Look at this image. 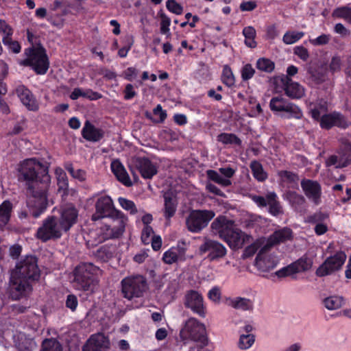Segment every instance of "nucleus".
<instances>
[{"instance_id": "f257e3e1", "label": "nucleus", "mask_w": 351, "mask_h": 351, "mask_svg": "<svg viewBox=\"0 0 351 351\" xmlns=\"http://www.w3.org/2000/svg\"><path fill=\"white\" fill-rule=\"evenodd\" d=\"M40 274L38 261L34 256H26L16 263L10 275L12 289L17 292L16 300L32 290L31 282L38 280Z\"/></svg>"}, {"instance_id": "de8ad7c7", "label": "nucleus", "mask_w": 351, "mask_h": 351, "mask_svg": "<svg viewBox=\"0 0 351 351\" xmlns=\"http://www.w3.org/2000/svg\"><path fill=\"white\" fill-rule=\"evenodd\" d=\"M256 67L260 71L271 73L275 68V64L269 59L262 58L257 60Z\"/></svg>"}, {"instance_id": "6ab92c4d", "label": "nucleus", "mask_w": 351, "mask_h": 351, "mask_svg": "<svg viewBox=\"0 0 351 351\" xmlns=\"http://www.w3.org/2000/svg\"><path fill=\"white\" fill-rule=\"evenodd\" d=\"M302 189L310 202L319 205L322 202V187L317 181L304 179L301 181Z\"/></svg>"}, {"instance_id": "79ce46f5", "label": "nucleus", "mask_w": 351, "mask_h": 351, "mask_svg": "<svg viewBox=\"0 0 351 351\" xmlns=\"http://www.w3.org/2000/svg\"><path fill=\"white\" fill-rule=\"evenodd\" d=\"M221 80L223 83L228 87H232L235 84L234 75L228 65L223 66Z\"/></svg>"}, {"instance_id": "b1692460", "label": "nucleus", "mask_w": 351, "mask_h": 351, "mask_svg": "<svg viewBox=\"0 0 351 351\" xmlns=\"http://www.w3.org/2000/svg\"><path fill=\"white\" fill-rule=\"evenodd\" d=\"M186 250L180 246L172 247L166 251L162 256V260L167 264L171 265L185 259Z\"/></svg>"}, {"instance_id": "680f3d73", "label": "nucleus", "mask_w": 351, "mask_h": 351, "mask_svg": "<svg viewBox=\"0 0 351 351\" xmlns=\"http://www.w3.org/2000/svg\"><path fill=\"white\" fill-rule=\"evenodd\" d=\"M154 231L151 226H145L142 230L141 240L145 244H147L150 242V240L154 237Z\"/></svg>"}, {"instance_id": "f03ea898", "label": "nucleus", "mask_w": 351, "mask_h": 351, "mask_svg": "<svg viewBox=\"0 0 351 351\" xmlns=\"http://www.w3.org/2000/svg\"><path fill=\"white\" fill-rule=\"evenodd\" d=\"M211 228L213 232L226 242L231 249L242 247L251 238L250 235L235 228L234 221L224 216L217 217L212 223Z\"/></svg>"}, {"instance_id": "052dcab7", "label": "nucleus", "mask_w": 351, "mask_h": 351, "mask_svg": "<svg viewBox=\"0 0 351 351\" xmlns=\"http://www.w3.org/2000/svg\"><path fill=\"white\" fill-rule=\"evenodd\" d=\"M66 169L75 179L84 181L86 179V172L82 169H74L72 165L69 164L66 166Z\"/></svg>"}, {"instance_id": "4c0bfd02", "label": "nucleus", "mask_w": 351, "mask_h": 351, "mask_svg": "<svg viewBox=\"0 0 351 351\" xmlns=\"http://www.w3.org/2000/svg\"><path fill=\"white\" fill-rule=\"evenodd\" d=\"M217 139L224 145H235L238 146L241 145V139L232 133H221L217 136Z\"/></svg>"}, {"instance_id": "473e14b6", "label": "nucleus", "mask_w": 351, "mask_h": 351, "mask_svg": "<svg viewBox=\"0 0 351 351\" xmlns=\"http://www.w3.org/2000/svg\"><path fill=\"white\" fill-rule=\"evenodd\" d=\"M322 303L325 308L329 311H335L342 307L345 304V299L341 295H330L324 298Z\"/></svg>"}, {"instance_id": "6e6d98bb", "label": "nucleus", "mask_w": 351, "mask_h": 351, "mask_svg": "<svg viewBox=\"0 0 351 351\" xmlns=\"http://www.w3.org/2000/svg\"><path fill=\"white\" fill-rule=\"evenodd\" d=\"M120 206L125 210L129 211L131 214L137 213V209L134 203L132 201L127 199L124 197H119L118 199Z\"/></svg>"}, {"instance_id": "39448f33", "label": "nucleus", "mask_w": 351, "mask_h": 351, "mask_svg": "<svg viewBox=\"0 0 351 351\" xmlns=\"http://www.w3.org/2000/svg\"><path fill=\"white\" fill-rule=\"evenodd\" d=\"M179 335L184 343L192 341L201 346L208 343L206 326L195 317H190L183 322Z\"/></svg>"}, {"instance_id": "393cba45", "label": "nucleus", "mask_w": 351, "mask_h": 351, "mask_svg": "<svg viewBox=\"0 0 351 351\" xmlns=\"http://www.w3.org/2000/svg\"><path fill=\"white\" fill-rule=\"evenodd\" d=\"M308 110L312 118L319 122L322 116L327 114L328 110V103L324 99H317L309 104Z\"/></svg>"}, {"instance_id": "7ed1b4c3", "label": "nucleus", "mask_w": 351, "mask_h": 351, "mask_svg": "<svg viewBox=\"0 0 351 351\" xmlns=\"http://www.w3.org/2000/svg\"><path fill=\"white\" fill-rule=\"evenodd\" d=\"M19 178L26 181L27 184L40 186L49 185L51 178L47 167L34 158L23 160L18 169Z\"/></svg>"}, {"instance_id": "423d86ee", "label": "nucleus", "mask_w": 351, "mask_h": 351, "mask_svg": "<svg viewBox=\"0 0 351 351\" xmlns=\"http://www.w3.org/2000/svg\"><path fill=\"white\" fill-rule=\"evenodd\" d=\"M27 58L20 64L29 66L39 75L45 74L49 69V62L45 49L41 46H32L25 50Z\"/></svg>"}, {"instance_id": "f704fd0d", "label": "nucleus", "mask_w": 351, "mask_h": 351, "mask_svg": "<svg viewBox=\"0 0 351 351\" xmlns=\"http://www.w3.org/2000/svg\"><path fill=\"white\" fill-rule=\"evenodd\" d=\"M335 19H341L351 25V7L348 5L336 8L332 12Z\"/></svg>"}, {"instance_id": "9d476101", "label": "nucleus", "mask_w": 351, "mask_h": 351, "mask_svg": "<svg viewBox=\"0 0 351 351\" xmlns=\"http://www.w3.org/2000/svg\"><path fill=\"white\" fill-rule=\"evenodd\" d=\"M66 230L60 223L58 219L54 216L46 218L42 226L38 229L36 237L43 241L50 239H56L61 237Z\"/></svg>"}, {"instance_id": "2eb2a0df", "label": "nucleus", "mask_w": 351, "mask_h": 351, "mask_svg": "<svg viewBox=\"0 0 351 351\" xmlns=\"http://www.w3.org/2000/svg\"><path fill=\"white\" fill-rule=\"evenodd\" d=\"M346 260V255L343 252H338L333 256L328 257L316 271L318 276H325L339 270Z\"/></svg>"}, {"instance_id": "0eeeda50", "label": "nucleus", "mask_w": 351, "mask_h": 351, "mask_svg": "<svg viewBox=\"0 0 351 351\" xmlns=\"http://www.w3.org/2000/svg\"><path fill=\"white\" fill-rule=\"evenodd\" d=\"M49 185L32 186L29 188L27 206L30 213L35 218L38 217L46 209L47 206V191Z\"/></svg>"}, {"instance_id": "774afa93", "label": "nucleus", "mask_w": 351, "mask_h": 351, "mask_svg": "<svg viewBox=\"0 0 351 351\" xmlns=\"http://www.w3.org/2000/svg\"><path fill=\"white\" fill-rule=\"evenodd\" d=\"M153 112L155 116L158 117L156 120V122L158 123L163 122L167 117L166 111L162 110V106L160 104L154 109Z\"/></svg>"}, {"instance_id": "c85d7f7f", "label": "nucleus", "mask_w": 351, "mask_h": 351, "mask_svg": "<svg viewBox=\"0 0 351 351\" xmlns=\"http://www.w3.org/2000/svg\"><path fill=\"white\" fill-rule=\"evenodd\" d=\"M285 91L286 95L292 99H300L304 95V88L298 82L292 81L288 78L285 84Z\"/></svg>"}, {"instance_id": "bf43d9fd", "label": "nucleus", "mask_w": 351, "mask_h": 351, "mask_svg": "<svg viewBox=\"0 0 351 351\" xmlns=\"http://www.w3.org/2000/svg\"><path fill=\"white\" fill-rule=\"evenodd\" d=\"M330 40L331 36L330 34H323L315 38L310 39L309 42L314 46H321L327 45Z\"/></svg>"}, {"instance_id": "20e7f679", "label": "nucleus", "mask_w": 351, "mask_h": 351, "mask_svg": "<svg viewBox=\"0 0 351 351\" xmlns=\"http://www.w3.org/2000/svg\"><path fill=\"white\" fill-rule=\"evenodd\" d=\"M100 272L99 267L92 263H81L74 270L72 281L75 289L93 292L98 285L97 276Z\"/></svg>"}, {"instance_id": "e433bc0d", "label": "nucleus", "mask_w": 351, "mask_h": 351, "mask_svg": "<svg viewBox=\"0 0 351 351\" xmlns=\"http://www.w3.org/2000/svg\"><path fill=\"white\" fill-rule=\"evenodd\" d=\"M256 30L252 26L245 27L243 29V35L245 37V44L250 48H255L256 47V42L255 41Z\"/></svg>"}, {"instance_id": "cd10ccee", "label": "nucleus", "mask_w": 351, "mask_h": 351, "mask_svg": "<svg viewBox=\"0 0 351 351\" xmlns=\"http://www.w3.org/2000/svg\"><path fill=\"white\" fill-rule=\"evenodd\" d=\"M82 134L85 139L93 142L99 141L104 136V132L101 129L95 128L88 121L85 123Z\"/></svg>"}, {"instance_id": "37998d69", "label": "nucleus", "mask_w": 351, "mask_h": 351, "mask_svg": "<svg viewBox=\"0 0 351 351\" xmlns=\"http://www.w3.org/2000/svg\"><path fill=\"white\" fill-rule=\"evenodd\" d=\"M304 36L303 32L288 31L283 37L282 41L286 45H292L298 42Z\"/></svg>"}, {"instance_id": "58836bf2", "label": "nucleus", "mask_w": 351, "mask_h": 351, "mask_svg": "<svg viewBox=\"0 0 351 351\" xmlns=\"http://www.w3.org/2000/svg\"><path fill=\"white\" fill-rule=\"evenodd\" d=\"M230 305L234 308L247 311L253 308V302L247 298H236L231 300Z\"/></svg>"}, {"instance_id": "ea45409f", "label": "nucleus", "mask_w": 351, "mask_h": 351, "mask_svg": "<svg viewBox=\"0 0 351 351\" xmlns=\"http://www.w3.org/2000/svg\"><path fill=\"white\" fill-rule=\"evenodd\" d=\"M284 198L289 202V203L295 207L302 206L305 203L304 197L296 192L287 191L284 195Z\"/></svg>"}, {"instance_id": "5fc2aeb1", "label": "nucleus", "mask_w": 351, "mask_h": 351, "mask_svg": "<svg viewBox=\"0 0 351 351\" xmlns=\"http://www.w3.org/2000/svg\"><path fill=\"white\" fill-rule=\"evenodd\" d=\"M2 41L14 53H19L21 51V47L20 44L17 41H13L11 37L3 36Z\"/></svg>"}, {"instance_id": "5701e85b", "label": "nucleus", "mask_w": 351, "mask_h": 351, "mask_svg": "<svg viewBox=\"0 0 351 351\" xmlns=\"http://www.w3.org/2000/svg\"><path fill=\"white\" fill-rule=\"evenodd\" d=\"M136 166L143 178H152L157 173V167L152 161L146 158H138Z\"/></svg>"}, {"instance_id": "f3484780", "label": "nucleus", "mask_w": 351, "mask_h": 351, "mask_svg": "<svg viewBox=\"0 0 351 351\" xmlns=\"http://www.w3.org/2000/svg\"><path fill=\"white\" fill-rule=\"evenodd\" d=\"M271 249L270 247H267L265 250L258 251L254 261V266L258 271L268 272L278 264L277 256L270 252Z\"/></svg>"}, {"instance_id": "4d7b16f0", "label": "nucleus", "mask_w": 351, "mask_h": 351, "mask_svg": "<svg viewBox=\"0 0 351 351\" xmlns=\"http://www.w3.org/2000/svg\"><path fill=\"white\" fill-rule=\"evenodd\" d=\"M255 73V69L253 68L252 64H245L241 71V78L243 81H247L252 78Z\"/></svg>"}, {"instance_id": "69168bd1", "label": "nucleus", "mask_w": 351, "mask_h": 351, "mask_svg": "<svg viewBox=\"0 0 351 351\" xmlns=\"http://www.w3.org/2000/svg\"><path fill=\"white\" fill-rule=\"evenodd\" d=\"M294 54L298 56L300 59L304 61L307 60L309 57L308 51L303 46H298L294 48Z\"/></svg>"}, {"instance_id": "4468645a", "label": "nucleus", "mask_w": 351, "mask_h": 351, "mask_svg": "<svg viewBox=\"0 0 351 351\" xmlns=\"http://www.w3.org/2000/svg\"><path fill=\"white\" fill-rule=\"evenodd\" d=\"M119 212L114 208L113 202L108 195H100L95 202V213L92 215L93 221L104 217H117V213Z\"/></svg>"}, {"instance_id": "e2e57ef3", "label": "nucleus", "mask_w": 351, "mask_h": 351, "mask_svg": "<svg viewBox=\"0 0 351 351\" xmlns=\"http://www.w3.org/2000/svg\"><path fill=\"white\" fill-rule=\"evenodd\" d=\"M78 305L77 298L75 295L70 294L67 295L66 300V306L72 311H75Z\"/></svg>"}, {"instance_id": "a19ab883", "label": "nucleus", "mask_w": 351, "mask_h": 351, "mask_svg": "<svg viewBox=\"0 0 351 351\" xmlns=\"http://www.w3.org/2000/svg\"><path fill=\"white\" fill-rule=\"evenodd\" d=\"M250 168L253 176L258 181H264L267 178V173L264 171L261 163L257 161H252L250 164Z\"/></svg>"}, {"instance_id": "a211bd4d", "label": "nucleus", "mask_w": 351, "mask_h": 351, "mask_svg": "<svg viewBox=\"0 0 351 351\" xmlns=\"http://www.w3.org/2000/svg\"><path fill=\"white\" fill-rule=\"evenodd\" d=\"M202 254L208 253L207 258L210 261L223 258L227 253L225 246L218 241L206 239L199 247Z\"/></svg>"}, {"instance_id": "c756f323", "label": "nucleus", "mask_w": 351, "mask_h": 351, "mask_svg": "<svg viewBox=\"0 0 351 351\" xmlns=\"http://www.w3.org/2000/svg\"><path fill=\"white\" fill-rule=\"evenodd\" d=\"M351 162V147H348L346 152L331 156L328 160V165H335L337 168L346 167Z\"/></svg>"}, {"instance_id": "ddd939ff", "label": "nucleus", "mask_w": 351, "mask_h": 351, "mask_svg": "<svg viewBox=\"0 0 351 351\" xmlns=\"http://www.w3.org/2000/svg\"><path fill=\"white\" fill-rule=\"evenodd\" d=\"M184 304L193 313L204 318L206 315V307L202 295L197 291L189 290L186 292L184 298Z\"/></svg>"}, {"instance_id": "6e6552de", "label": "nucleus", "mask_w": 351, "mask_h": 351, "mask_svg": "<svg viewBox=\"0 0 351 351\" xmlns=\"http://www.w3.org/2000/svg\"><path fill=\"white\" fill-rule=\"evenodd\" d=\"M128 218L121 213H117V217L112 218L110 226L104 225L101 226L98 232V241L102 242L107 239L119 238L125 231Z\"/></svg>"}, {"instance_id": "7c9ffc66", "label": "nucleus", "mask_w": 351, "mask_h": 351, "mask_svg": "<svg viewBox=\"0 0 351 351\" xmlns=\"http://www.w3.org/2000/svg\"><path fill=\"white\" fill-rule=\"evenodd\" d=\"M265 237H260L254 241L251 245H248L243 252V257L249 258L252 256L258 251L265 250L267 245L265 243Z\"/></svg>"}, {"instance_id": "72a5a7b5", "label": "nucleus", "mask_w": 351, "mask_h": 351, "mask_svg": "<svg viewBox=\"0 0 351 351\" xmlns=\"http://www.w3.org/2000/svg\"><path fill=\"white\" fill-rule=\"evenodd\" d=\"M12 204L9 200L3 201L0 205V226H5L10 221L12 211Z\"/></svg>"}, {"instance_id": "49530a36", "label": "nucleus", "mask_w": 351, "mask_h": 351, "mask_svg": "<svg viewBox=\"0 0 351 351\" xmlns=\"http://www.w3.org/2000/svg\"><path fill=\"white\" fill-rule=\"evenodd\" d=\"M57 178L59 190L66 191L69 186L68 178L66 173L61 168H57L55 171Z\"/></svg>"}, {"instance_id": "603ef678", "label": "nucleus", "mask_w": 351, "mask_h": 351, "mask_svg": "<svg viewBox=\"0 0 351 351\" xmlns=\"http://www.w3.org/2000/svg\"><path fill=\"white\" fill-rule=\"evenodd\" d=\"M161 19L160 21V32L166 34L167 36L171 35L169 26L171 25V19L163 12L159 14Z\"/></svg>"}, {"instance_id": "bb28decb", "label": "nucleus", "mask_w": 351, "mask_h": 351, "mask_svg": "<svg viewBox=\"0 0 351 351\" xmlns=\"http://www.w3.org/2000/svg\"><path fill=\"white\" fill-rule=\"evenodd\" d=\"M86 345L89 346L97 351H104L109 348L110 341L104 334L97 333L93 335Z\"/></svg>"}, {"instance_id": "dca6fc26", "label": "nucleus", "mask_w": 351, "mask_h": 351, "mask_svg": "<svg viewBox=\"0 0 351 351\" xmlns=\"http://www.w3.org/2000/svg\"><path fill=\"white\" fill-rule=\"evenodd\" d=\"M351 125V121L341 112L333 111L322 116L319 126L324 130H330L333 127L346 129Z\"/></svg>"}, {"instance_id": "4be33fe9", "label": "nucleus", "mask_w": 351, "mask_h": 351, "mask_svg": "<svg viewBox=\"0 0 351 351\" xmlns=\"http://www.w3.org/2000/svg\"><path fill=\"white\" fill-rule=\"evenodd\" d=\"M292 237V230L289 228H283L276 230L269 237H265V241L267 247L273 248L276 245L291 240Z\"/></svg>"}, {"instance_id": "864d4df0", "label": "nucleus", "mask_w": 351, "mask_h": 351, "mask_svg": "<svg viewBox=\"0 0 351 351\" xmlns=\"http://www.w3.org/2000/svg\"><path fill=\"white\" fill-rule=\"evenodd\" d=\"M294 263L298 269L299 273L308 270L313 264L312 260L306 256H302Z\"/></svg>"}, {"instance_id": "3c124183", "label": "nucleus", "mask_w": 351, "mask_h": 351, "mask_svg": "<svg viewBox=\"0 0 351 351\" xmlns=\"http://www.w3.org/2000/svg\"><path fill=\"white\" fill-rule=\"evenodd\" d=\"M278 175L283 182L289 184H297L299 180L298 175L291 171H281L278 173Z\"/></svg>"}, {"instance_id": "a878e982", "label": "nucleus", "mask_w": 351, "mask_h": 351, "mask_svg": "<svg viewBox=\"0 0 351 351\" xmlns=\"http://www.w3.org/2000/svg\"><path fill=\"white\" fill-rule=\"evenodd\" d=\"M111 169L117 180L126 186H132V181L123 165L119 160H113Z\"/></svg>"}, {"instance_id": "a18cd8bd", "label": "nucleus", "mask_w": 351, "mask_h": 351, "mask_svg": "<svg viewBox=\"0 0 351 351\" xmlns=\"http://www.w3.org/2000/svg\"><path fill=\"white\" fill-rule=\"evenodd\" d=\"M41 351H62V348L56 339H47L43 341Z\"/></svg>"}, {"instance_id": "0e129e2a", "label": "nucleus", "mask_w": 351, "mask_h": 351, "mask_svg": "<svg viewBox=\"0 0 351 351\" xmlns=\"http://www.w3.org/2000/svg\"><path fill=\"white\" fill-rule=\"evenodd\" d=\"M0 32L3 34V36L11 37L13 29L4 20L0 19Z\"/></svg>"}, {"instance_id": "f8f14e48", "label": "nucleus", "mask_w": 351, "mask_h": 351, "mask_svg": "<svg viewBox=\"0 0 351 351\" xmlns=\"http://www.w3.org/2000/svg\"><path fill=\"white\" fill-rule=\"evenodd\" d=\"M269 107L271 110L274 112H285L286 117L288 119H299L302 117V112L298 106L280 96L271 98Z\"/></svg>"}, {"instance_id": "09e8293b", "label": "nucleus", "mask_w": 351, "mask_h": 351, "mask_svg": "<svg viewBox=\"0 0 351 351\" xmlns=\"http://www.w3.org/2000/svg\"><path fill=\"white\" fill-rule=\"evenodd\" d=\"M254 340V336L252 334L241 335L239 338V347L241 350H247L252 346Z\"/></svg>"}, {"instance_id": "1a4fd4ad", "label": "nucleus", "mask_w": 351, "mask_h": 351, "mask_svg": "<svg viewBox=\"0 0 351 351\" xmlns=\"http://www.w3.org/2000/svg\"><path fill=\"white\" fill-rule=\"evenodd\" d=\"M147 289L145 278L141 275L130 276L121 280V290L125 298L141 297Z\"/></svg>"}, {"instance_id": "c03bdc74", "label": "nucleus", "mask_w": 351, "mask_h": 351, "mask_svg": "<svg viewBox=\"0 0 351 351\" xmlns=\"http://www.w3.org/2000/svg\"><path fill=\"white\" fill-rule=\"evenodd\" d=\"M207 175L210 180L223 186H228L232 184L230 180L226 178L221 174L214 170H208Z\"/></svg>"}, {"instance_id": "8fccbe9b", "label": "nucleus", "mask_w": 351, "mask_h": 351, "mask_svg": "<svg viewBox=\"0 0 351 351\" xmlns=\"http://www.w3.org/2000/svg\"><path fill=\"white\" fill-rule=\"evenodd\" d=\"M299 273L298 269L295 265V263L285 267L276 272V276L280 278L289 276L295 274Z\"/></svg>"}, {"instance_id": "aec40b11", "label": "nucleus", "mask_w": 351, "mask_h": 351, "mask_svg": "<svg viewBox=\"0 0 351 351\" xmlns=\"http://www.w3.org/2000/svg\"><path fill=\"white\" fill-rule=\"evenodd\" d=\"M60 214L58 220L67 232L76 223L78 211L72 204H66L60 208Z\"/></svg>"}, {"instance_id": "9b49d317", "label": "nucleus", "mask_w": 351, "mask_h": 351, "mask_svg": "<svg viewBox=\"0 0 351 351\" xmlns=\"http://www.w3.org/2000/svg\"><path fill=\"white\" fill-rule=\"evenodd\" d=\"M215 215L212 210H193L186 219L187 229L191 232H199L208 226Z\"/></svg>"}, {"instance_id": "c9c22d12", "label": "nucleus", "mask_w": 351, "mask_h": 351, "mask_svg": "<svg viewBox=\"0 0 351 351\" xmlns=\"http://www.w3.org/2000/svg\"><path fill=\"white\" fill-rule=\"evenodd\" d=\"M267 206H269V212L276 216L282 213V208L279 202L277 200V195L275 192L267 193Z\"/></svg>"}, {"instance_id": "13d9d810", "label": "nucleus", "mask_w": 351, "mask_h": 351, "mask_svg": "<svg viewBox=\"0 0 351 351\" xmlns=\"http://www.w3.org/2000/svg\"><path fill=\"white\" fill-rule=\"evenodd\" d=\"M166 7L169 12L177 15L181 14L183 11L182 6L177 3L176 0H167Z\"/></svg>"}, {"instance_id": "2f4dec72", "label": "nucleus", "mask_w": 351, "mask_h": 351, "mask_svg": "<svg viewBox=\"0 0 351 351\" xmlns=\"http://www.w3.org/2000/svg\"><path fill=\"white\" fill-rule=\"evenodd\" d=\"M165 207L164 215L167 219H169L176 213L177 209V200L175 197L169 193H165L164 195Z\"/></svg>"}, {"instance_id": "412c9836", "label": "nucleus", "mask_w": 351, "mask_h": 351, "mask_svg": "<svg viewBox=\"0 0 351 351\" xmlns=\"http://www.w3.org/2000/svg\"><path fill=\"white\" fill-rule=\"evenodd\" d=\"M16 94L23 104L32 111L38 109V103L32 92L23 85H19L16 89Z\"/></svg>"}, {"instance_id": "338daca9", "label": "nucleus", "mask_w": 351, "mask_h": 351, "mask_svg": "<svg viewBox=\"0 0 351 351\" xmlns=\"http://www.w3.org/2000/svg\"><path fill=\"white\" fill-rule=\"evenodd\" d=\"M208 298L215 302H219L221 299L220 290L217 287L212 288L208 293Z\"/></svg>"}]
</instances>
